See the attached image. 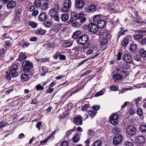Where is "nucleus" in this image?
<instances>
[{
  "instance_id": "1",
  "label": "nucleus",
  "mask_w": 146,
  "mask_h": 146,
  "mask_svg": "<svg viewBox=\"0 0 146 146\" xmlns=\"http://www.w3.org/2000/svg\"><path fill=\"white\" fill-rule=\"evenodd\" d=\"M71 14L75 18V20L72 24L73 27H77L81 26L86 20L85 15L82 13H78L75 11H74Z\"/></svg>"
},
{
  "instance_id": "2",
  "label": "nucleus",
  "mask_w": 146,
  "mask_h": 146,
  "mask_svg": "<svg viewBox=\"0 0 146 146\" xmlns=\"http://www.w3.org/2000/svg\"><path fill=\"white\" fill-rule=\"evenodd\" d=\"M89 40L88 36L84 34L79 36L77 39L76 41L79 44L85 45Z\"/></svg>"
},
{
  "instance_id": "3",
  "label": "nucleus",
  "mask_w": 146,
  "mask_h": 146,
  "mask_svg": "<svg viewBox=\"0 0 146 146\" xmlns=\"http://www.w3.org/2000/svg\"><path fill=\"white\" fill-rule=\"evenodd\" d=\"M22 66L23 70L26 72H29L33 67L32 63L28 60L23 61L22 63Z\"/></svg>"
},
{
  "instance_id": "4",
  "label": "nucleus",
  "mask_w": 146,
  "mask_h": 146,
  "mask_svg": "<svg viewBox=\"0 0 146 146\" xmlns=\"http://www.w3.org/2000/svg\"><path fill=\"white\" fill-rule=\"evenodd\" d=\"M98 25L93 23H89L88 25V29L90 32L94 34L96 33L98 30Z\"/></svg>"
},
{
  "instance_id": "5",
  "label": "nucleus",
  "mask_w": 146,
  "mask_h": 146,
  "mask_svg": "<svg viewBox=\"0 0 146 146\" xmlns=\"http://www.w3.org/2000/svg\"><path fill=\"white\" fill-rule=\"evenodd\" d=\"M18 66L16 64H13L12 68L10 70L9 73L10 75L13 77H16L18 75L17 71Z\"/></svg>"
},
{
  "instance_id": "6",
  "label": "nucleus",
  "mask_w": 146,
  "mask_h": 146,
  "mask_svg": "<svg viewBox=\"0 0 146 146\" xmlns=\"http://www.w3.org/2000/svg\"><path fill=\"white\" fill-rule=\"evenodd\" d=\"M126 130L127 134L133 135L136 133V129L133 125H129L126 127Z\"/></svg>"
},
{
  "instance_id": "7",
  "label": "nucleus",
  "mask_w": 146,
  "mask_h": 146,
  "mask_svg": "<svg viewBox=\"0 0 146 146\" xmlns=\"http://www.w3.org/2000/svg\"><path fill=\"white\" fill-rule=\"evenodd\" d=\"M122 140V136L120 134H118L113 138V142L114 145H117L121 143Z\"/></svg>"
},
{
  "instance_id": "8",
  "label": "nucleus",
  "mask_w": 146,
  "mask_h": 146,
  "mask_svg": "<svg viewBox=\"0 0 146 146\" xmlns=\"http://www.w3.org/2000/svg\"><path fill=\"white\" fill-rule=\"evenodd\" d=\"M108 34L106 32H103L101 35V36L102 38V40H101V44L102 45H104L108 42Z\"/></svg>"
},
{
  "instance_id": "9",
  "label": "nucleus",
  "mask_w": 146,
  "mask_h": 146,
  "mask_svg": "<svg viewBox=\"0 0 146 146\" xmlns=\"http://www.w3.org/2000/svg\"><path fill=\"white\" fill-rule=\"evenodd\" d=\"M20 12L18 10L15 12V16L13 20V22L14 24L19 23L20 21Z\"/></svg>"
},
{
  "instance_id": "10",
  "label": "nucleus",
  "mask_w": 146,
  "mask_h": 146,
  "mask_svg": "<svg viewBox=\"0 0 146 146\" xmlns=\"http://www.w3.org/2000/svg\"><path fill=\"white\" fill-rule=\"evenodd\" d=\"M122 59L128 63L132 62L133 61L131 55L129 54H124L123 56Z\"/></svg>"
},
{
  "instance_id": "11",
  "label": "nucleus",
  "mask_w": 146,
  "mask_h": 146,
  "mask_svg": "<svg viewBox=\"0 0 146 146\" xmlns=\"http://www.w3.org/2000/svg\"><path fill=\"white\" fill-rule=\"evenodd\" d=\"M119 116L117 114L114 115L110 117V122L112 124L115 125L117 123Z\"/></svg>"
},
{
  "instance_id": "12",
  "label": "nucleus",
  "mask_w": 146,
  "mask_h": 146,
  "mask_svg": "<svg viewBox=\"0 0 146 146\" xmlns=\"http://www.w3.org/2000/svg\"><path fill=\"white\" fill-rule=\"evenodd\" d=\"M84 5V3L83 0H77L75 1V6L77 9L82 8Z\"/></svg>"
},
{
  "instance_id": "13",
  "label": "nucleus",
  "mask_w": 146,
  "mask_h": 146,
  "mask_svg": "<svg viewBox=\"0 0 146 146\" xmlns=\"http://www.w3.org/2000/svg\"><path fill=\"white\" fill-rule=\"evenodd\" d=\"M47 19V15L45 13H42L39 15L38 20L40 21H43L46 20Z\"/></svg>"
},
{
  "instance_id": "14",
  "label": "nucleus",
  "mask_w": 146,
  "mask_h": 146,
  "mask_svg": "<svg viewBox=\"0 0 146 146\" xmlns=\"http://www.w3.org/2000/svg\"><path fill=\"white\" fill-rule=\"evenodd\" d=\"M96 9V6L94 4H91L88 6L87 8V11L89 12H94Z\"/></svg>"
},
{
  "instance_id": "15",
  "label": "nucleus",
  "mask_w": 146,
  "mask_h": 146,
  "mask_svg": "<svg viewBox=\"0 0 146 146\" xmlns=\"http://www.w3.org/2000/svg\"><path fill=\"white\" fill-rule=\"evenodd\" d=\"M27 57V56L22 52H20L19 54L18 60L19 61H22L25 60Z\"/></svg>"
},
{
  "instance_id": "16",
  "label": "nucleus",
  "mask_w": 146,
  "mask_h": 146,
  "mask_svg": "<svg viewBox=\"0 0 146 146\" xmlns=\"http://www.w3.org/2000/svg\"><path fill=\"white\" fill-rule=\"evenodd\" d=\"M74 123L77 125H81L82 124V119L81 117L78 116L74 119Z\"/></svg>"
},
{
  "instance_id": "17",
  "label": "nucleus",
  "mask_w": 146,
  "mask_h": 146,
  "mask_svg": "<svg viewBox=\"0 0 146 146\" xmlns=\"http://www.w3.org/2000/svg\"><path fill=\"white\" fill-rule=\"evenodd\" d=\"M47 48L49 50H52L55 47V43L53 42H47L46 44Z\"/></svg>"
},
{
  "instance_id": "18",
  "label": "nucleus",
  "mask_w": 146,
  "mask_h": 146,
  "mask_svg": "<svg viewBox=\"0 0 146 146\" xmlns=\"http://www.w3.org/2000/svg\"><path fill=\"white\" fill-rule=\"evenodd\" d=\"M16 5L15 1H9L7 5V9L13 8Z\"/></svg>"
},
{
  "instance_id": "19",
  "label": "nucleus",
  "mask_w": 146,
  "mask_h": 146,
  "mask_svg": "<svg viewBox=\"0 0 146 146\" xmlns=\"http://www.w3.org/2000/svg\"><path fill=\"white\" fill-rule=\"evenodd\" d=\"M136 141L140 144L144 143L145 141L144 137L142 136H138L137 138Z\"/></svg>"
},
{
  "instance_id": "20",
  "label": "nucleus",
  "mask_w": 146,
  "mask_h": 146,
  "mask_svg": "<svg viewBox=\"0 0 146 146\" xmlns=\"http://www.w3.org/2000/svg\"><path fill=\"white\" fill-rule=\"evenodd\" d=\"M35 33L38 35H44L45 31L41 28L38 29L35 31Z\"/></svg>"
},
{
  "instance_id": "21",
  "label": "nucleus",
  "mask_w": 146,
  "mask_h": 146,
  "mask_svg": "<svg viewBox=\"0 0 146 146\" xmlns=\"http://www.w3.org/2000/svg\"><path fill=\"white\" fill-rule=\"evenodd\" d=\"M100 15H97L94 16L93 18L94 22H97V25L98 26L100 23Z\"/></svg>"
},
{
  "instance_id": "22",
  "label": "nucleus",
  "mask_w": 146,
  "mask_h": 146,
  "mask_svg": "<svg viewBox=\"0 0 146 146\" xmlns=\"http://www.w3.org/2000/svg\"><path fill=\"white\" fill-rule=\"evenodd\" d=\"M40 9L42 10L45 11L48 8V3L46 2H44L40 6Z\"/></svg>"
},
{
  "instance_id": "23",
  "label": "nucleus",
  "mask_w": 146,
  "mask_h": 146,
  "mask_svg": "<svg viewBox=\"0 0 146 146\" xmlns=\"http://www.w3.org/2000/svg\"><path fill=\"white\" fill-rule=\"evenodd\" d=\"M128 41L129 40L127 37H126L124 38L122 41L121 43V45L124 47L126 46L128 43Z\"/></svg>"
},
{
  "instance_id": "24",
  "label": "nucleus",
  "mask_w": 146,
  "mask_h": 146,
  "mask_svg": "<svg viewBox=\"0 0 146 146\" xmlns=\"http://www.w3.org/2000/svg\"><path fill=\"white\" fill-rule=\"evenodd\" d=\"M81 34V31H77L75 32L72 35V38L74 39H77L78 37Z\"/></svg>"
},
{
  "instance_id": "25",
  "label": "nucleus",
  "mask_w": 146,
  "mask_h": 146,
  "mask_svg": "<svg viewBox=\"0 0 146 146\" xmlns=\"http://www.w3.org/2000/svg\"><path fill=\"white\" fill-rule=\"evenodd\" d=\"M113 78L115 80H121L122 78V76L118 73L114 74L113 76Z\"/></svg>"
},
{
  "instance_id": "26",
  "label": "nucleus",
  "mask_w": 146,
  "mask_h": 146,
  "mask_svg": "<svg viewBox=\"0 0 146 146\" xmlns=\"http://www.w3.org/2000/svg\"><path fill=\"white\" fill-rule=\"evenodd\" d=\"M69 18L68 15L67 14H62L61 15V18L63 21H66Z\"/></svg>"
},
{
  "instance_id": "27",
  "label": "nucleus",
  "mask_w": 146,
  "mask_h": 146,
  "mask_svg": "<svg viewBox=\"0 0 146 146\" xmlns=\"http://www.w3.org/2000/svg\"><path fill=\"white\" fill-rule=\"evenodd\" d=\"M127 31V30L122 28L121 31L118 33L117 34V36H118V38H119L120 36L121 35H125V33Z\"/></svg>"
},
{
  "instance_id": "28",
  "label": "nucleus",
  "mask_w": 146,
  "mask_h": 146,
  "mask_svg": "<svg viewBox=\"0 0 146 146\" xmlns=\"http://www.w3.org/2000/svg\"><path fill=\"white\" fill-rule=\"evenodd\" d=\"M58 14V12L56 11H55L52 8L51 9L49 12V14L51 17L54 16V15H56V14Z\"/></svg>"
},
{
  "instance_id": "29",
  "label": "nucleus",
  "mask_w": 146,
  "mask_h": 146,
  "mask_svg": "<svg viewBox=\"0 0 146 146\" xmlns=\"http://www.w3.org/2000/svg\"><path fill=\"white\" fill-rule=\"evenodd\" d=\"M80 134L81 133H78L74 136L72 138V140L74 142V143H77L79 141L80 136Z\"/></svg>"
},
{
  "instance_id": "30",
  "label": "nucleus",
  "mask_w": 146,
  "mask_h": 146,
  "mask_svg": "<svg viewBox=\"0 0 146 146\" xmlns=\"http://www.w3.org/2000/svg\"><path fill=\"white\" fill-rule=\"evenodd\" d=\"M29 25L32 27L35 28L37 27L38 24L36 23L33 21H29L28 23Z\"/></svg>"
},
{
  "instance_id": "31",
  "label": "nucleus",
  "mask_w": 146,
  "mask_h": 146,
  "mask_svg": "<svg viewBox=\"0 0 146 146\" xmlns=\"http://www.w3.org/2000/svg\"><path fill=\"white\" fill-rule=\"evenodd\" d=\"M140 131L143 133H146V125H141L139 127Z\"/></svg>"
},
{
  "instance_id": "32",
  "label": "nucleus",
  "mask_w": 146,
  "mask_h": 146,
  "mask_svg": "<svg viewBox=\"0 0 146 146\" xmlns=\"http://www.w3.org/2000/svg\"><path fill=\"white\" fill-rule=\"evenodd\" d=\"M72 44V43L70 41L66 42L63 44V46L65 48H68L71 46Z\"/></svg>"
},
{
  "instance_id": "33",
  "label": "nucleus",
  "mask_w": 146,
  "mask_h": 146,
  "mask_svg": "<svg viewBox=\"0 0 146 146\" xmlns=\"http://www.w3.org/2000/svg\"><path fill=\"white\" fill-rule=\"evenodd\" d=\"M71 2L70 0H65L63 3L64 6H67L68 7H70Z\"/></svg>"
},
{
  "instance_id": "34",
  "label": "nucleus",
  "mask_w": 146,
  "mask_h": 146,
  "mask_svg": "<svg viewBox=\"0 0 146 146\" xmlns=\"http://www.w3.org/2000/svg\"><path fill=\"white\" fill-rule=\"evenodd\" d=\"M137 48V45L135 44H131L129 48V50L133 52L136 50Z\"/></svg>"
},
{
  "instance_id": "35",
  "label": "nucleus",
  "mask_w": 146,
  "mask_h": 146,
  "mask_svg": "<svg viewBox=\"0 0 146 146\" xmlns=\"http://www.w3.org/2000/svg\"><path fill=\"white\" fill-rule=\"evenodd\" d=\"M141 57L139 54L135 55L133 57V59L137 61H141Z\"/></svg>"
},
{
  "instance_id": "36",
  "label": "nucleus",
  "mask_w": 146,
  "mask_h": 146,
  "mask_svg": "<svg viewBox=\"0 0 146 146\" xmlns=\"http://www.w3.org/2000/svg\"><path fill=\"white\" fill-rule=\"evenodd\" d=\"M21 77L25 81L29 79L28 75H27V74L25 73H24L21 74Z\"/></svg>"
},
{
  "instance_id": "37",
  "label": "nucleus",
  "mask_w": 146,
  "mask_h": 146,
  "mask_svg": "<svg viewBox=\"0 0 146 146\" xmlns=\"http://www.w3.org/2000/svg\"><path fill=\"white\" fill-rule=\"evenodd\" d=\"M97 113V111H90L88 112V114L91 117H93Z\"/></svg>"
},
{
  "instance_id": "38",
  "label": "nucleus",
  "mask_w": 146,
  "mask_h": 146,
  "mask_svg": "<svg viewBox=\"0 0 146 146\" xmlns=\"http://www.w3.org/2000/svg\"><path fill=\"white\" fill-rule=\"evenodd\" d=\"M38 61L40 62H48L49 61V58H44L38 59Z\"/></svg>"
},
{
  "instance_id": "39",
  "label": "nucleus",
  "mask_w": 146,
  "mask_h": 146,
  "mask_svg": "<svg viewBox=\"0 0 146 146\" xmlns=\"http://www.w3.org/2000/svg\"><path fill=\"white\" fill-rule=\"evenodd\" d=\"M120 131V129L117 127L113 128L112 129V132L114 133H118Z\"/></svg>"
},
{
  "instance_id": "40",
  "label": "nucleus",
  "mask_w": 146,
  "mask_h": 146,
  "mask_svg": "<svg viewBox=\"0 0 146 146\" xmlns=\"http://www.w3.org/2000/svg\"><path fill=\"white\" fill-rule=\"evenodd\" d=\"M141 56L145 57L146 56V51L143 50H141L139 51Z\"/></svg>"
},
{
  "instance_id": "41",
  "label": "nucleus",
  "mask_w": 146,
  "mask_h": 146,
  "mask_svg": "<svg viewBox=\"0 0 146 146\" xmlns=\"http://www.w3.org/2000/svg\"><path fill=\"white\" fill-rule=\"evenodd\" d=\"M70 8V7H68L67 6H64V7H63L62 8L61 11L62 12H67L68 11Z\"/></svg>"
},
{
  "instance_id": "42",
  "label": "nucleus",
  "mask_w": 146,
  "mask_h": 146,
  "mask_svg": "<svg viewBox=\"0 0 146 146\" xmlns=\"http://www.w3.org/2000/svg\"><path fill=\"white\" fill-rule=\"evenodd\" d=\"M35 5H36V7H40L41 5L40 1V0H36L35 1Z\"/></svg>"
},
{
  "instance_id": "43",
  "label": "nucleus",
  "mask_w": 146,
  "mask_h": 146,
  "mask_svg": "<svg viewBox=\"0 0 146 146\" xmlns=\"http://www.w3.org/2000/svg\"><path fill=\"white\" fill-rule=\"evenodd\" d=\"M123 69L122 67H119L118 68H117V71L118 73L120 74H122V73L124 72V73L125 72L123 71Z\"/></svg>"
},
{
  "instance_id": "44",
  "label": "nucleus",
  "mask_w": 146,
  "mask_h": 146,
  "mask_svg": "<svg viewBox=\"0 0 146 146\" xmlns=\"http://www.w3.org/2000/svg\"><path fill=\"white\" fill-rule=\"evenodd\" d=\"M90 106L89 104H85L82 108L81 110L83 111H86L89 108Z\"/></svg>"
},
{
  "instance_id": "45",
  "label": "nucleus",
  "mask_w": 146,
  "mask_h": 146,
  "mask_svg": "<svg viewBox=\"0 0 146 146\" xmlns=\"http://www.w3.org/2000/svg\"><path fill=\"white\" fill-rule=\"evenodd\" d=\"M51 17L56 21H59L60 20V18L59 17V15L58 14H56V15H54V16H52Z\"/></svg>"
},
{
  "instance_id": "46",
  "label": "nucleus",
  "mask_w": 146,
  "mask_h": 146,
  "mask_svg": "<svg viewBox=\"0 0 146 146\" xmlns=\"http://www.w3.org/2000/svg\"><path fill=\"white\" fill-rule=\"evenodd\" d=\"M143 37V36L141 35H135L134 37V39L135 40H138L141 38Z\"/></svg>"
},
{
  "instance_id": "47",
  "label": "nucleus",
  "mask_w": 146,
  "mask_h": 146,
  "mask_svg": "<svg viewBox=\"0 0 146 146\" xmlns=\"http://www.w3.org/2000/svg\"><path fill=\"white\" fill-rule=\"evenodd\" d=\"M130 103L129 102H125L123 105L121 106V109H123L127 106H129L130 104Z\"/></svg>"
},
{
  "instance_id": "48",
  "label": "nucleus",
  "mask_w": 146,
  "mask_h": 146,
  "mask_svg": "<svg viewBox=\"0 0 146 146\" xmlns=\"http://www.w3.org/2000/svg\"><path fill=\"white\" fill-rule=\"evenodd\" d=\"M137 113L139 116H141L143 114V112L142 110L140 108H138L137 110Z\"/></svg>"
},
{
  "instance_id": "49",
  "label": "nucleus",
  "mask_w": 146,
  "mask_h": 146,
  "mask_svg": "<svg viewBox=\"0 0 146 146\" xmlns=\"http://www.w3.org/2000/svg\"><path fill=\"white\" fill-rule=\"evenodd\" d=\"M44 25L46 27H49L51 26V23L50 22L45 21L44 22Z\"/></svg>"
},
{
  "instance_id": "50",
  "label": "nucleus",
  "mask_w": 146,
  "mask_h": 146,
  "mask_svg": "<svg viewBox=\"0 0 146 146\" xmlns=\"http://www.w3.org/2000/svg\"><path fill=\"white\" fill-rule=\"evenodd\" d=\"M74 129H70L68 131L66 134V136L68 137L72 133V132H73L74 131Z\"/></svg>"
},
{
  "instance_id": "51",
  "label": "nucleus",
  "mask_w": 146,
  "mask_h": 146,
  "mask_svg": "<svg viewBox=\"0 0 146 146\" xmlns=\"http://www.w3.org/2000/svg\"><path fill=\"white\" fill-rule=\"evenodd\" d=\"M61 54L59 52H57L56 53L54 54L53 56V57L54 59H57L58 56H59V55Z\"/></svg>"
},
{
  "instance_id": "52",
  "label": "nucleus",
  "mask_w": 146,
  "mask_h": 146,
  "mask_svg": "<svg viewBox=\"0 0 146 146\" xmlns=\"http://www.w3.org/2000/svg\"><path fill=\"white\" fill-rule=\"evenodd\" d=\"M68 142L65 141L62 142L61 146H68Z\"/></svg>"
},
{
  "instance_id": "53",
  "label": "nucleus",
  "mask_w": 146,
  "mask_h": 146,
  "mask_svg": "<svg viewBox=\"0 0 146 146\" xmlns=\"http://www.w3.org/2000/svg\"><path fill=\"white\" fill-rule=\"evenodd\" d=\"M101 24H102L101 29H102L106 26V21L104 20H101Z\"/></svg>"
},
{
  "instance_id": "54",
  "label": "nucleus",
  "mask_w": 146,
  "mask_h": 146,
  "mask_svg": "<svg viewBox=\"0 0 146 146\" xmlns=\"http://www.w3.org/2000/svg\"><path fill=\"white\" fill-rule=\"evenodd\" d=\"M36 88L37 90H43V87L40 84H38L36 86Z\"/></svg>"
},
{
  "instance_id": "55",
  "label": "nucleus",
  "mask_w": 146,
  "mask_h": 146,
  "mask_svg": "<svg viewBox=\"0 0 146 146\" xmlns=\"http://www.w3.org/2000/svg\"><path fill=\"white\" fill-rule=\"evenodd\" d=\"M100 108L99 106H98L93 105L92 107V108L94 110V111H96L98 110Z\"/></svg>"
},
{
  "instance_id": "56",
  "label": "nucleus",
  "mask_w": 146,
  "mask_h": 146,
  "mask_svg": "<svg viewBox=\"0 0 146 146\" xmlns=\"http://www.w3.org/2000/svg\"><path fill=\"white\" fill-rule=\"evenodd\" d=\"M54 10H55V11H57L58 12V11L59 10V6L58 4H55L54 6V7L53 8H52Z\"/></svg>"
},
{
  "instance_id": "57",
  "label": "nucleus",
  "mask_w": 146,
  "mask_h": 146,
  "mask_svg": "<svg viewBox=\"0 0 146 146\" xmlns=\"http://www.w3.org/2000/svg\"><path fill=\"white\" fill-rule=\"evenodd\" d=\"M59 58L61 60H65L66 59V56L64 55H60L59 56Z\"/></svg>"
},
{
  "instance_id": "58",
  "label": "nucleus",
  "mask_w": 146,
  "mask_h": 146,
  "mask_svg": "<svg viewBox=\"0 0 146 146\" xmlns=\"http://www.w3.org/2000/svg\"><path fill=\"white\" fill-rule=\"evenodd\" d=\"M141 98L140 97H138L136 99L134 100L135 102V104L136 105H138L139 104V102L140 100H141Z\"/></svg>"
},
{
  "instance_id": "59",
  "label": "nucleus",
  "mask_w": 146,
  "mask_h": 146,
  "mask_svg": "<svg viewBox=\"0 0 146 146\" xmlns=\"http://www.w3.org/2000/svg\"><path fill=\"white\" fill-rule=\"evenodd\" d=\"M41 123L40 121H39L37 123L36 125V127L38 129V130L40 131V126L41 125Z\"/></svg>"
},
{
  "instance_id": "60",
  "label": "nucleus",
  "mask_w": 146,
  "mask_h": 146,
  "mask_svg": "<svg viewBox=\"0 0 146 146\" xmlns=\"http://www.w3.org/2000/svg\"><path fill=\"white\" fill-rule=\"evenodd\" d=\"M56 133V131L55 130L52 133H51L49 136L48 137L46 138H48V140L50 139L51 137H54V135Z\"/></svg>"
},
{
  "instance_id": "61",
  "label": "nucleus",
  "mask_w": 146,
  "mask_h": 146,
  "mask_svg": "<svg viewBox=\"0 0 146 146\" xmlns=\"http://www.w3.org/2000/svg\"><path fill=\"white\" fill-rule=\"evenodd\" d=\"M94 146H100V141L98 140L96 142L94 143Z\"/></svg>"
},
{
  "instance_id": "62",
  "label": "nucleus",
  "mask_w": 146,
  "mask_h": 146,
  "mask_svg": "<svg viewBox=\"0 0 146 146\" xmlns=\"http://www.w3.org/2000/svg\"><path fill=\"white\" fill-rule=\"evenodd\" d=\"M38 13V11L36 10H34L32 13V15L33 16H36Z\"/></svg>"
},
{
  "instance_id": "63",
  "label": "nucleus",
  "mask_w": 146,
  "mask_h": 146,
  "mask_svg": "<svg viewBox=\"0 0 146 146\" xmlns=\"http://www.w3.org/2000/svg\"><path fill=\"white\" fill-rule=\"evenodd\" d=\"M48 141V138H46V139L43 141H41L40 143L41 144H44L46 143Z\"/></svg>"
},
{
  "instance_id": "64",
  "label": "nucleus",
  "mask_w": 146,
  "mask_h": 146,
  "mask_svg": "<svg viewBox=\"0 0 146 146\" xmlns=\"http://www.w3.org/2000/svg\"><path fill=\"white\" fill-rule=\"evenodd\" d=\"M125 145L126 146H133V144L132 142L128 141L125 143Z\"/></svg>"
}]
</instances>
